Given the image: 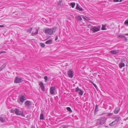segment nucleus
Wrapping results in <instances>:
<instances>
[{
	"mask_svg": "<svg viewBox=\"0 0 128 128\" xmlns=\"http://www.w3.org/2000/svg\"><path fill=\"white\" fill-rule=\"evenodd\" d=\"M126 40H127V39L126 38Z\"/></svg>",
	"mask_w": 128,
	"mask_h": 128,
	"instance_id": "obj_49",
	"label": "nucleus"
},
{
	"mask_svg": "<svg viewBox=\"0 0 128 128\" xmlns=\"http://www.w3.org/2000/svg\"><path fill=\"white\" fill-rule=\"evenodd\" d=\"M60 127H62V128H66V127L65 126H63Z\"/></svg>",
	"mask_w": 128,
	"mask_h": 128,
	"instance_id": "obj_37",
	"label": "nucleus"
},
{
	"mask_svg": "<svg viewBox=\"0 0 128 128\" xmlns=\"http://www.w3.org/2000/svg\"><path fill=\"white\" fill-rule=\"evenodd\" d=\"M103 114H102V115H103Z\"/></svg>",
	"mask_w": 128,
	"mask_h": 128,
	"instance_id": "obj_50",
	"label": "nucleus"
},
{
	"mask_svg": "<svg viewBox=\"0 0 128 128\" xmlns=\"http://www.w3.org/2000/svg\"><path fill=\"white\" fill-rule=\"evenodd\" d=\"M98 105H97V104H96V105L95 108V112H97L98 111Z\"/></svg>",
	"mask_w": 128,
	"mask_h": 128,
	"instance_id": "obj_23",
	"label": "nucleus"
},
{
	"mask_svg": "<svg viewBox=\"0 0 128 128\" xmlns=\"http://www.w3.org/2000/svg\"><path fill=\"white\" fill-rule=\"evenodd\" d=\"M128 120V117H127L126 118L124 119V120L125 121L126 120Z\"/></svg>",
	"mask_w": 128,
	"mask_h": 128,
	"instance_id": "obj_41",
	"label": "nucleus"
},
{
	"mask_svg": "<svg viewBox=\"0 0 128 128\" xmlns=\"http://www.w3.org/2000/svg\"><path fill=\"white\" fill-rule=\"evenodd\" d=\"M75 91L77 92L79 95L81 96L82 95L83 93V91L79 88L78 87H77L76 88Z\"/></svg>",
	"mask_w": 128,
	"mask_h": 128,
	"instance_id": "obj_8",
	"label": "nucleus"
},
{
	"mask_svg": "<svg viewBox=\"0 0 128 128\" xmlns=\"http://www.w3.org/2000/svg\"><path fill=\"white\" fill-rule=\"evenodd\" d=\"M114 118L115 119L114 120L116 121L118 124L121 120V118L120 116H115L114 117Z\"/></svg>",
	"mask_w": 128,
	"mask_h": 128,
	"instance_id": "obj_12",
	"label": "nucleus"
},
{
	"mask_svg": "<svg viewBox=\"0 0 128 128\" xmlns=\"http://www.w3.org/2000/svg\"><path fill=\"white\" fill-rule=\"evenodd\" d=\"M32 28H30L28 30H27V32H29L30 33H31V32L32 31Z\"/></svg>",
	"mask_w": 128,
	"mask_h": 128,
	"instance_id": "obj_31",
	"label": "nucleus"
},
{
	"mask_svg": "<svg viewBox=\"0 0 128 128\" xmlns=\"http://www.w3.org/2000/svg\"><path fill=\"white\" fill-rule=\"evenodd\" d=\"M15 113L17 115H20L23 116H24V115L22 111H20L17 109H15Z\"/></svg>",
	"mask_w": 128,
	"mask_h": 128,
	"instance_id": "obj_9",
	"label": "nucleus"
},
{
	"mask_svg": "<svg viewBox=\"0 0 128 128\" xmlns=\"http://www.w3.org/2000/svg\"><path fill=\"white\" fill-rule=\"evenodd\" d=\"M104 114H106V116H112L113 114V113H109L108 114H107V113H105Z\"/></svg>",
	"mask_w": 128,
	"mask_h": 128,
	"instance_id": "obj_25",
	"label": "nucleus"
},
{
	"mask_svg": "<svg viewBox=\"0 0 128 128\" xmlns=\"http://www.w3.org/2000/svg\"><path fill=\"white\" fill-rule=\"evenodd\" d=\"M123 0H120V2H122V1Z\"/></svg>",
	"mask_w": 128,
	"mask_h": 128,
	"instance_id": "obj_45",
	"label": "nucleus"
},
{
	"mask_svg": "<svg viewBox=\"0 0 128 128\" xmlns=\"http://www.w3.org/2000/svg\"><path fill=\"white\" fill-rule=\"evenodd\" d=\"M76 8L80 11H82L83 10V9L82 8L80 7V6L78 5V4H76Z\"/></svg>",
	"mask_w": 128,
	"mask_h": 128,
	"instance_id": "obj_16",
	"label": "nucleus"
},
{
	"mask_svg": "<svg viewBox=\"0 0 128 128\" xmlns=\"http://www.w3.org/2000/svg\"><path fill=\"white\" fill-rule=\"evenodd\" d=\"M68 74L69 77L72 78L73 77V72L71 70L68 71Z\"/></svg>",
	"mask_w": 128,
	"mask_h": 128,
	"instance_id": "obj_10",
	"label": "nucleus"
},
{
	"mask_svg": "<svg viewBox=\"0 0 128 128\" xmlns=\"http://www.w3.org/2000/svg\"><path fill=\"white\" fill-rule=\"evenodd\" d=\"M110 52L112 54H116L118 53L119 52V51L118 50H112Z\"/></svg>",
	"mask_w": 128,
	"mask_h": 128,
	"instance_id": "obj_15",
	"label": "nucleus"
},
{
	"mask_svg": "<svg viewBox=\"0 0 128 128\" xmlns=\"http://www.w3.org/2000/svg\"><path fill=\"white\" fill-rule=\"evenodd\" d=\"M119 0H114L113 2H118Z\"/></svg>",
	"mask_w": 128,
	"mask_h": 128,
	"instance_id": "obj_36",
	"label": "nucleus"
},
{
	"mask_svg": "<svg viewBox=\"0 0 128 128\" xmlns=\"http://www.w3.org/2000/svg\"><path fill=\"white\" fill-rule=\"evenodd\" d=\"M25 100H26L25 97L23 95H22L20 98V100H18V102L20 104H22Z\"/></svg>",
	"mask_w": 128,
	"mask_h": 128,
	"instance_id": "obj_4",
	"label": "nucleus"
},
{
	"mask_svg": "<svg viewBox=\"0 0 128 128\" xmlns=\"http://www.w3.org/2000/svg\"><path fill=\"white\" fill-rule=\"evenodd\" d=\"M118 37H120V38H125V36L122 35H118Z\"/></svg>",
	"mask_w": 128,
	"mask_h": 128,
	"instance_id": "obj_26",
	"label": "nucleus"
},
{
	"mask_svg": "<svg viewBox=\"0 0 128 128\" xmlns=\"http://www.w3.org/2000/svg\"><path fill=\"white\" fill-rule=\"evenodd\" d=\"M38 30L36 29V31L35 32V33L32 32V35L33 36H35L36 34H38Z\"/></svg>",
	"mask_w": 128,
	"mask_h": 128,
	"instance_id": "obj_21",
	"label": "nucleus"
},
{
	"mask_svg": "<svg viewBox=\"0 0 128 128\" xmlns=\"http://www.w3.org/2000/svg\"><path fill=\"white\" fill-rule=\"evenodd\" d=\"M125 34L128 36V33Z\"/></svg>",
	"mask_w": 128,
	"mask_h": 128,
	"instance_id": "obj_46",
	"label": "nucleus"
},
{
	"mask_svg": "<svg viewBox=\"0 0 128 128\" xmlns=\"http://www.w3.org/2000/svg\"><path fill=\"white\" fill-rule=\"evenodd\" d=\"M66 109L68 110L69 112H72V110H71V108L69 107L66 108Z\"/></svg>",
	"mask_w": 128,
	"mask_h": 128,
	"instance_id": "obj_30",
	"label": "nucleus"
},
{
	"mask_svg": "<svg viewBox=\"0 0 128 128\" xmlns=\"http://www.w3.org/2000/svg\"><path fill=\"white\" fill-rule=\"evenodd\" d=\"M44 114H41L40 115V119L41 120H44Z\"/></svg>",
	"mask_w": 128,
	"mask_h": 128,
	"instance_id": "obj_19",
	"label": "nucleus"
},
{
	"mask_svg": "<svg viewBox=\"0 0 128 128\" xmlns=\"http://www.w3.org/2000/svg\"><path fill=\"white\" fill-rule=\"evenodd\" d=\"M128 61L126 59L123 58L118 64L119 67L120 68H122V67L125 66V64H128Z\"/></svg>",
	"mask_w": 128,
	"mask_h": 128,
	"instance_id": "obj_3",
	"label": "nucleus"
},
{
	"mask_svg": "<svg viewBox=\"0 0 128 128\" xmlns=\"http://www.w3.org/2000/svg\"><path fill=\"white\" fill-rule=\"evenodd\" d=\"M107 119L105 117H101L98 119L96 121L97 125L99 126H101L104 124L106 120Z\"/></svg>",
	"mask_w": 128,
	"mask_h": 128,
	"instance_id": "obj_1",
	"label": "nucleus"
},
{
	"mask_svg": "<svg viewBox=\"0 0 128 128\" xmlns=\"http://www.w3.org/2000/svg\"><path fill=\"white\" fill-rule=\"evenodd\" d=\"M90 20V19H88V20H86L88 22H90V21H89Z\"/></svg>",
	"mask_w": 128,
	"mask_h": 128,
	"instance_id": "obj_43",
	"label": "nucleus"
},
{
	"mask_svg": "<svg viewBox=\"0 0 128 128\" xmlns=\"http://www.w3.org/2000/svg\"><path fill=\"white\" fill-rule=\"evenodd\" d=\"M91 25L90 24H89V25H88V27L89 28H90V26H91Z\"/></svg>",
	"mask_w": 128,
	"mask_h": 128,
	"instance_id": "obj_40",
	"label": "nucleus"
},
{
	"mask_svg": "<svg viewBox=\"0 0 128 128\" xmlns=\"http://www.w3.org/2000/svg\"><path fill=\"white\" fill-rule=\"evenodd\" d=\"M82 18H83L84 19L86 20H87V19H86V18H87V17H86V16H85V17L83 16V17H82Z\"/></svg>",
	"mask_w": 128,
	"mask_h": 128,
	"instance_id": "obj_39",
	"label": "nucleus"
},
{
	"mask_svg": "<svg viewBox=\"0 0 128 128\" xmlns=\"http://www.w3.org/2000/svg\"><path fill=\"white\" fill-rule=\"evenodd\" d=\"M100 26H93L91 30L93 32H95L100 30Z\"/></svg>",
	"mask_w": 128,
	"mask_h": 128,
	"instance_id": "obj_5",
	"label": "nucleus"
},
{
	"mask_svg": "<svg viewBox=\"0 0 128 128\" xmlns=\"http://www.w3.org/2000/svg\"><path fill=\"white\" fill-rule=\"evenodd\" d=\"M93 84L94 86L96 88V89L97 90V86H96V85L95 84H94V83H93Z\"/></svg>",
	"mask_w": 128,
	"mask_h": 128,
	"instance_id": "obj_33",
	"label": "nucleus"
},
{
	"mask_svg": "<svg viewBox=\"0 0 128 128\" xmlns=\"http://www.w3.org/2000/svg\"><path fill=\"white\" fill-rule=\"evenodd\" d=\"M4 27V25H0V27L2 28V27Z\"/></svg>",
	"mask_w": 128,
	"mask_h": 128,
	"instance_id": "obj_42",
	"label": "nucleus"
},
{
	"mask_svg": "<svg viewBox=\"0 0 128 128\" xmlns=\"http://www.w3.org/2000/svg\"><path fill=\"white\" fill-rule=\"evenodd\" d=\"M39 85L42 90L43 91H45V88L43 83L42 82H40Z\"/></svg>",
	"mask_w": 128,
	"mask_h": 128,
	"instance_id": "obj_14",
	"label": "nucleus"
},
{
	"mask_svg": "<svg viewBox=\"0 0 128 128\" xmlns=\"http://www.w3.org/2000/svg\"><path fill=\"white\" fill-rule=\"evenodd\" d=\"M14 82L16 83H19L22 82V77L16 76L14 79Z\"/></svg>",
	"mask_w": 128,
	"mask_h": 128,
	"instance_id": "obj_6",
	"label": "nucleus"
},
{
	"mask_svg": "<svg viewBox=\"0 0 128 128\" xmlns=\"http://www.w3.org/2000/svg\"><path fill=\"white\" fill-rule=\"evenodd\" d=\"M32 103L30 101H26L24 103L25 105V107L27 108H29L30 106H32Z\"/></svg>",
	"mask_w": 128,
	"mask_h": 128,
	"instance_id": "obj_7",
	"label": "nucleus"
},
{
	"mask_svg": "<svg viewBox=\"0 0 128 128\" xmlns=\"http://www.w3.org/2000/svg\"><path fill=\"white\" fill-rule=\"evenodd\" d=\"M120 110V108L118 107H117L115 108L114 110V113L115 114H117Z\"/></svg>",
	"mask_w": 128,
	"mask_h": 128,
	"instance_id": "obj_17",
	"label": "nucleus"
},
{
	"mask_svg": "<svg viewBox=\"0 0 128 128\" xmlns=\"http://www.w3.org/2000/svg\"><path fill=\"white\" fill-rule=\"evenodd\" d=\"M118 125V123L116 122V121L114 120L111 123H110L109 125L110 126H117Z\"/></svg>",
	"mask_w": 128,
	"mask_h": 128,
	"instance_id": "obj_13",
	"label": "nucleus"
},
{
	"mask_svg": "<svg viewBox=\"0 0 128 128\" xmlns=\"http://www.w3.org/2000/svg\"><path fill=\"white\" fill-rule=\"evenodd\" d=\"M124 24L126 25V26H128V20H126L124 22Z\"/></svg>",
	"mask_w": 128,
	"mask_h": 128,
	"instance_id": "obj_28",
	"label": "nucleus"
},
{
	"mask_svg": "<svg viewBox=\"0 0 128 128\" xmlns=\"http://www.w3.org/2000/svg\"><path fill=\"white\" fill-rule=\"evenodd\" d=\"M58 39V37L57 36L56 37V38L55 40H56Z\"/></svg>",
	"mask_w": 128,
	"mask_h": 128,
	"instance_id": "obj_44",
	"label": "nucleus"
},
{
	"mask_svg": "<svg viewBox=\"0 0 128 128\" xmlns=\"http://www.w3.org/2000/svg\"><path fill=\"white\" fill-rule=\"evenodd\" d=\"M6 65V64H4L0 68V71L2 70L5 67Z\"/></svg>",
	"mask_w": 128,
	"mask_h": 128,
	"instance_id": "obj_20",
	"label": "nucleus"
},
{
	"mask_svg": "<svg viewBox=\"0 0 128 128\" xmlns=\"http://www.w3.org/2000/svg\"><path fill=\"white\" fill-rule=\"evenodd\" d=\"M6 52L5 51H2L0 52V54H1L3 53H6Z\"/></svg>",
	"mask_w": 128,
	"mask_h": 128,
	"instance_id": "obj_38",
	"label": "nucleus"
},
{
	"mask_svg": "<svg viewBox=\"0 0 128 128\" xmlns=\"http://www.w3.org/2000/svg\"><path fill=\"white\" fill-rule=\"evenodd\" d=\"M56 29V28H46L44 31V32L46 34L51 35L53 34L55 32Z\"/></svg>",
	"mask_w": 128,
	"mask_h": 128,
	"instance_id": "obj_2",
	"label": "nucleus"
},
{
	"mask_svg": "<svg viewBox=\"0 0 128 128\" xmlns=\"http://www.w3.org/2000/svg\"><path fill=\"white\" fill-rule=\"evenodd\" d=\"M15 110H11V112H12V113H14V112H15Z\"/></svg>",
	"mask_w": 128,
	"mask_h": 128,
	"instance_id": "obj_35",
	"label": "nucleus"
},
{
	"mask_svg": "<svg viewBox=\"0 0 128 128\" xmlns=\"http://www.w3.org/2000/svg\"><path fill=\"white\" fill-rule=\"evenodd\" d=\"M77 18L78 19V20L81 21L82 20V18L81 16H80L79 15L78 16Z\"/></svg>",
	"mask_w": 128,
	"mask_h": 128,
	"instance_id": "obj_24",
	"label": "nucleus"
},
{
	"mask_svg": "<svg viewBox=\"0 0 128 128\" xmlns=\"http://www.w3.org/2000/svg\"><path fill=\"white\" fill-rule=\"evenodd\" d=\"M59 128H62V127H60Z\"/></svg>",
	"mask_w": 128,
	"mask_h": 128,
	"instance_id": "obj_48",
	"label": "nucleus"
},
{
	"mask_svg": "<svg viewBox=\"0 0 128 128\" xmlns=\"http://www.w3.org/2000/svg\"><path fill=\"white\" fill-rule=\"evenodd\" d=\"M106 26H102V30H105Z\"/></svg>",
	"mask_w": 128,
	"mask_h": 128,
	"instance_id": "obj_32",
	"label": "nucleus"
},
{
	"mask_svg": "<svg viewBox=\"0 0 128 128\" xmlns=\"http://www.w3.org/2000/svg\"><path fill=\"white\" fill-rule=\"evenodd\" d=\"M62 2V0H60L58 2V6H61V3Z\"/></svg>",
	"mask_w": 128,
	"mask_h": 128,
	"instance_id": "obj_29",
	"label": "nucleus"
},
{
	"mask_svg": "<svg viewBox=\"0 0 128 128\" xmlns=\"http://www.w3.org/2000/svg\"><path fill=\"white\" fill-rule=\"evenodd\" d=\"M126 64V66H128V64Z\"/></svg>",
	"mask_w": 128,
	"mask_h": 128,
	"instance_id": "obj_47",
	"label": "nucleus"
},
{
	"mask_svg": "<svg viewBox=\"0 0 128 128\" xmlns=\"http://www.w3.org/2000/svg\"><path fill=\"white\" fill-rule=\"evenodd\" d=\"M55 90L54 86H52L50 89V93L51 94H54V91Z\"/></svg>",
	"mask_w": 128,
	"mask_h": 128,
	"instance_id": "obj_11",
	"label": "nucleus"
},
{
	"mask_svg": "<svg viewBox=\"0 0 128 128\" xmlns=\"http://www.w3.org/2000/svg\"><path fill=\"white\" fill-rule=\"evenodd\" d=\"M44 79L45 80V82H46L48 79V77L47 76H46L44 77Z\"/></svg>",
	"mask_w": 128,
	"mask_h": 128,
	"instance_id": "obj_34",
	"label": "nucleus"
},
{
	"mask_svg": "<svg viewBox=\"0 0 128 128\" xmlns=\"http://www.w3.org/2000/svg\"><path fill=\"white\" fill-rule=\"evenodd\" d=\"M40 46L42 48H44L45 46V45L43 43H40Z\"/></svg>",
	"mask_w": 128,
	"mask_h": 128,
	"instance_id": "obj_27",
	"label": "nucleus"
},
{
	"mask_svg": "<svg viewBox=\"0 0 128 128\" xmlns=\"http://www.w3.org/2000/svg\"><path fill=\"white\" fill-rule=\"evenodd\" d=\"M76 4L75 2H72L70 3V6H72V8H73L74 7Z\"/></svg>",
	"mask_w": 128,
	"mask_h": 128,
	"instance_id": "obj_22",
	"label": "nucleus"
},
{
	"mask_svg": "<svg viewBox=\"0 0 128 128\" xmlns=\"http://www.w3.org/2000/svg\"><path fill=\"white\" fill-rule=\"evenodd\" d=\"M52 42V40H48L45 42V44H51Z\"/></svg>",
	"mask_w": 128,
	"mask_h": 128,
	"instance_id": "obj_18",
	"label": "nucleus"
}]
</instances>
